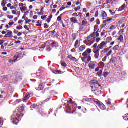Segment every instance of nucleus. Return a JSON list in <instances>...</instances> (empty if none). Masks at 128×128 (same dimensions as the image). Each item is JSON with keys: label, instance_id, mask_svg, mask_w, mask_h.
Instances as JSON below:
<instances>
[{"label": "nucleus", "instance_id": "obj_1", "mask_svg": "<svg viewBox=\"0 0 128 128\" xmlns=\"http://www.w3.org/2000/svg\"><path fill=\"white\" fill-rule=\"evenodd\" d=\"M22 116H24V114H22V112H20L18 110H16L14 112V114L12 116V118L11 120H14L12 122L14 124H18V120H20Z\"/></svg>", "mask_w": 128, "mask_h": 128}, {"label": "nucleus", "instance_id": "obj_2", "mask_svg": "<svg viewBox=\"0 0 128 128\" xmlns=\"http://www.w3.org/2000/svg\"><path fill=\"white\" fill-rule=\"evenodd\" d=\"M96 32H94L92 34L87 37V40L84 42V44H86L87 46H90L92 44H94L95 38L94 36H96Z\"/></svg>", "mask_w": 128, "mask_h": 128}, {"label": "nucleus", "instance_id": "obj_3", "mask_svg": "<svg viewBox=\"0 0 128 128\" xmlns=\"http://www.w3.org/2000/svg\"><path fill=\"white\" fill-rule=\"evenodd\" d=\"M93 102H94L95 104H96L99 107V108H100V110H106V106L104 104H102V102H100L98 100L96 99H93Z\"/></svg>", "mask_w": 128, "mask_h": 128}, {"label": "nucleus", "instance_id": "obj_4", "mask_svg": "<svg viewBox=\"0 0 128 128\" xmlns=\"http://www.w3.org/2000/svg\"><path fill=\"white\" fill-rule=\"evenodd\" d=\"M47 44H50V46H51V48H58V42L52 40H50V41H48L46 42Z\"/></svg>", "mask_w": 128, "mask_h": 128}, {"label": "nucleus", "instance_id": "obj_5", "mask_svg": "<svg viewBox=\"0 0 128 128\" xmlns=\"http://www.w3.org/2000/svg\"><path fill=\"white\" fill-rule=\"evenodd\" d=\"M14 58H16L13 60L14 62H18V58H24V55H22V53H16V55L14 56Z\"/></svg>", "mask_w": 128, "mask_h": 128}, {"label": "nucleus", "instance_id": "obj_6", "mask_svg": "<svg viewBox=\"0 0 128 128\" xmlns=\"http://www.w3.org/2000/svg\"><path fill=\"white\" fill-rule=\"evenodd\" d=\"M107 44L104 42H102L100 44L98 45V48H96V50H99L100 51V50H104V47L106 46Z\"/></svg>", "mask_w": 128, "mask_h": 128}, {"label": "nucleus", "instance_id": "obj_7", "mask_svg": "<svg viewBox=\"0 0 128 128\" xmlns=\"http://www.w3.org/2000/svg\"><path fill=\"white\" fill-rule=\"evenodd\" d=\"M100 50L95 48V50L94 51V58L96 60H98V58H100Z\"/></svg>", "mask_w": 128, "mask_h": 128}, {"label": "nucleus", "instance_id": "obj_8", "mask_svg": "<svg viewBox=\"0 0 128 128\" xmlns=\"http://www.w3.org/2000/svg\"><path fill=\"white\" fill-rule=\"evenodd\" d=\"M88 66L91 70H94L96 66V62H91L88 64Z\"/></svg>", "mask_w": 128, "mask_h": 128}, {"label": "nucleus", "instance_id": "obj_9", "mask_svg": "<svg viewBox=\"0 0 128 128\" xmlns=\"http://www.w3.org/2000/svg\"><path fill=\"white\" fill-rule=\"evenodd\" d=\"M4 38H14V36H12V32H8L6 35H5Z\"/></svg>", "mask_w": 128, "mask_h": 128}, {"label": "nucleus", "instance_id": "obj_10", "mask_svg": "<svg viewBox=\"0 0 128 128\" xmlns=\"http://www.w3.org/2000/svg\"><path fill=\"white\" fill-rule=\"evenodd\" d=\"M88 54H92V49L88 48L86 52H84L82 56H88Z\"/></svg>", "mask_w": 128, "mask_h": 128}, {"label": "nucleus", "instance_id": "obj_11", "mask_svg": "<svg viewBox=\"0 0 128 128\" xmlns=\"http://www.w3.org/2000/svg\"><path fill=\"white\" fill-rule=\"evenodd\" d=\"M46 44L45 43H41L39 45V48H40V50H44L46 48Z\"/></svg>", "mask_w": 128, "mask_h": 128}, {"label": "nucleus", "instance_id": "obj_12", "mask_svg": "<svg viewBox=\"0 0 128 128\" xmlns=\"http://www.w3.org/2000/svg\"><path fill=\"white\" fill-rule=\"evenodd\" d=\"M70 20L72 24H78V19L74 17H72L70 19Z\"/></svg>", "mask_w": 128, "mask_h": 128}, {"label": "nucleus", "instance_id": "obj_13", "mask_svg": "<svg viewBox=\"0 0 128 128\" xmlns=\"http://www.w3.org/2000/svg\"><path fill=\"white\" fill-rule=\"evenodd\" d=\"M114 62H116V58H112L109 62V64H114Z\"/></svg>", "mask_w": 128, "mask_h": 128}, {"label": "nucleus", "instance_id": "obj_14", "mask_svg": "<svg viewBox=\"0 0 128 128\" xmlns=\"http://www.w3.org/2000/svg\"><path fill=\"white\" fill-rule=\"evenodd\" d=\"M78 42H79V40H76V42H75V44H74V48H75L76 49V48H80V45L78 44Z\"/></svg>", "mask_w": 128, "mask_h": 128}, {"label": "nucleus", "instance_id": "obj_15", "mask_svg": "<svg viewBox=\"0 0 128 128\" xmlns=\"http://www.w3.org/2000/svg\"><path fill=\"white\" fill-rule=\"evenodd\" d=\"M68 58L71 60H73L74 62H76L78 60L76 58L72 56V55H70L68 56Z\"/></svg>", "mask_w": 128, "mask_h": 128}, {"label": "nucleus", "instance_id": "obj_16", "mask_svg": "<svg viewBox=\"0 0 128 128\" xmlns=\"http://www.w3.org/2000/svg\"><path fill=\"white\" fill-rule=\"evenodd\" d=\"M86 57V60H87V63L88 64L90 60H92V57L90 55H87L85 56Z\"/></svg>", "mask_w": 128, "mask_h": 128}, {"label": "nucleus", "instance_id": "obj_17", "mask_svg": "<svg viewBox=\"0 0 128 128\" xmlns=\"http://www.w3.org/2000/svg\"><path fill=\"white\" fill-rule=\"evenodd\" d=\"M86 45H82L80 47L79 50L80 52H82L83 50H84L86 48Z\"/></svg>", "mask_w": 128, "mask_h": 128}, {"label": "nucleus", "instance_id": "obj_18", "mask_svg": "<svg viewBox=\"0 0 128 128\" xmlns=\"http://www.w3.org/2000/svg\"><path fill=\"white\" fill-rule=\"evenodd\" d=\"M124 8H126V4H123L121 7H120L118 10V12H122Z\"/></svg>", "mask_w": 128, "mask_h": 128}, {"label": "nucleus", "instance_id": "obj_19", "mask_svg": "<svg viewBox=\"0 0 128 128\" xmlns=\"http://www.w3.org/2000/svg\"><path fill=\"white\" fill-rule=\"evenodd\" d=\"M7 4H8V0H3L2 3V6L3 7H5Z\"/></svg>", "mask_w": 128, "mask_h": 128}, {"label": "nucleus", "instance_id": "obj_20", "mask_svg": "<svg viewBox=\"0 0 128 128\" xmlns=\"http://www.w3.org/2000/svg\"><path fill=\"white\" fill-rule=\"evenodd\" d=\"M90 84H98V82L97 80H92L90 82Z\"/></svg>", "mask_w": 128, "mask_h": 128}, {"label": "nucleus", "instance_id": "obj_21", "mask_svg": "<svg viewBox=\"0 0 128 128\" xmlns=\"http://www.w3.org/2000/svg\"><path fill=\"white\" fill-rule=\"evenodd\" d=\"M101 16L102 18H107L108 14H106V12H102V14H101Z\"/></svg>", "mask_w": 128, "mask_h": 128}, {"label": "nucleus", "instance_id": "obj_22", "mask_svg": "<svg viewBox=\"0 0 128 128\" xmlns=\"http://www.w3.org/2000/svg\"><path fill=\"white\" fill-rule=\"evenodd\" d=\"M30 98V94H26V96H25L24 100V102H26V100H28Z\"/></svg>", "mask_w": 128, "mask_h": 128}, {"label": "nucleus", "instance_id": "obj_23", "mask_svg": "<svg viewBox=\"0 0 128 128\" xmlns=\"http://www.w3.org/2000/svg\"><path fill=\"white\" fill-rule=\"evenodd\" d=\"M44 90V84H42L39 85L38 90Z\"/></svg>", "mask_w": 128, "mask_h": 128}, {"label": "nucleus", "instance_id": "obj_24", "mask_svg": "<svg viewBox=\"0 0 128 128\" xmlns=\"http://www.w3.org/2000/svg\"><path fill=\"white\" fill-rule=\"evenodd\" d=\"M98 30L100 32V30H98V26L96 25L94 27V32H98Z\"/></svg>", "mask_w": 128, "mask_h": 128}, {"label": "nucleus", "instance_id": "obj_25", "mask_svg": "<svg viewBox=\"0 0 128 128\" xmlns=\"http://www.w3.org/2000/svg\"><path fill=\"white\" fill-rule=\"evenodd\" d=\"M52 50V48L51 47L50 45V46H47L46 50H47V52H50V50Z\"/></svg>", "mask_w": 128, "mask_h": 128}, {"label": "nucleus", "instance_id": "obj_26", "mask_svg": "<svg viewBox=\"0 0 128 128\" xmlns=\"http://www.w3.org/2000/svg\"><path fill=\"white\" fill-rule=\"evenodd\" d=\"M98 76H100V78H102V71L100 70L98 73H97Z\"/></svg>", "mask_w": 128, "mask_h": 128}, {"label": "nucleus", "instance_id": "obj_27", "mask_svg": "<svg viewBox=\"0 0 128 128\" xmlns=\"http://www.w3.org/2000/svg\"><path fill=\"white\" fill-rule=\"evenodd\" d=\"M88 22L86 20H83L82 22V26H86V24H88Z\"/></svg>", "mask_w": 128, "mask_h": 128}, {"label": "nucleus", "instance_id": "obj_28", "mask_svg": "<svg viewBox=\"0 0 128 128\" xmlns=\"http://www.w3.org/2000/svg\"><path fill=\"white\" fill-rule=\"evenodd\" d=\"M20 10L22 12H26L27 9L26 8V6H23L20 8Z\"/></svg>", "mask_w": 128, "mask_h": 128}, {"label": "nucleus", "instance_id": "obj_29", "mask_svg": "<svg viewBox=\"0 0 128 128\" xmlns=\"http://www.w3.org/2000/svg\"><path fill=\"white\" fill-rule=\"evenodd\" d=\"M53 72L55 74H62V72L60 71V70H54Z\"/></svg>", "mask_w": 128, "mask_h": 128}, {"label": "nucleus", "instance_id": "obj_30", "mask_svg": "<svg viewBox=\"0 0 128 128\" xmlns=\"http://www.w3.org/2000/svg\"><path fill=\"white\" fill-rule=\"evenodd\" d=\"M118 40H120V42H122V40H124V36L122 35H120L118 38Z\"/></svg>", "mask_w": 128, "mask_h": 128}, {"label": "nucleus", "instance_id": "obj_31", "mask_svg": "<svg viewBox=\"0 0 128 128\" xmlns=\"http://www.w3.org/2000/svg\"><path fill=\"white\" fill-rule=\"evenodd\" d=\"M22 28H24V27H22V26H18L16 27V30H22Z\"/></svg>", "mask_w": 128, "mask_h": 128}, {"label": "nucleus", "instance_id": "obj_32", "mask_svg": "<svg viewBox=\"0 0 128 128\" xmlns=\"http://www.w3.org/2000/svg\"><path fill=\"white\" fill-rule=\"evenodd\" d=\"M106 40H107L108 42H112V37H108L106 38Z\"/></svg>", "mask_w": 128, "mask_h": 128}, {"label": "nucleus", "instance_id": "obj_33", "mask_svg": "<svg viewBox=\"0 0 128 128\" xmlns=\"http://www.w3.org/2000/svg\"><path fill=\"white\" fill-rule=\"evenodd\" d=\"M111 20H112V18H108L107 20H106V22H111Z\"/></svg>", "mask_w": 128, "mask_h": 128}, {"label": "nucleus", "instance_id": "obj_34", "mask_svg": "<svg viewBox=\"0 0 128 128\" xmlns=\"http://www.w3.org/2000/svg\"><path fill=\"white\" fill-rule=\"evenodd\" d=\"M120 48V46H115L114 48H113V50H118V48Z\"/></svg>", "mask_w": 128, "mask_h": 128}, {"label": "nucleus", "instance_id": "obj_35", "mask_svg": "<svg viewBox=\"0 0 128 128\" xmlns=\"http://www.w3.org/2000/svg\"><path fill=\"white\" fill-rule=\"evenodd\" d=\"M80 10V6H78L77 8H74V10L76 12H78V10Z\"/></svg>", "mask_w": 128, "mask_h": 128}, {"label": "nucleus", "instance_id": "obj_36", "mask_svg": "<svg viewBox=\"0 0 128 128\" xmlns=\"http://www.w3.org/2000/svg\"><path fill=\"white\" fill-rule=\"evenodd\" d=\"M108 58V56H105L102 60V61L104 62H106V60Z\"/></svg>", "mask_w": 128, "mask_h": 128}, {"label": "nucleus", "instance_id": "obj_37", "mask_svg": "<svg viewBox=\"0 0 128 128\" xmlns=\"http://www.w3.org/2000/svg\"><path fill=\"white\" fill-rule=\"evenodd\" d=\"M84 28V26H83L82 25H80V28H79V30H82Z\"/></svg>", "mask_w": 128, "mask_h": 128}, {"label": "nucleus", "instance_id": "obj_38", "mask_svg": "<svg viewBox=\"0 0 128 128\" xmlns=\"http://www.w3.org/2000/svg\"><path fill=\"white\" fill-rule=\"evenodd\" d=\"M3 78L4 80H5L6 82H8V76H3Z\"/></svg>", "mask_w": 128, "mask_h": 128}, {"label": "nucleus", "instance_id": "obj_39", "mask_svg": "<svg viewBox=\"0 0 128 128\" xmlns=\"http://www.w3.org/2000/svg\"><path fill=\"white\" fill-rule=\"evenodd\" d=\"M112 54V50H110L108 54H106V56H110Z\"/></svg>", "mask_w": 128, "mask_h": 128}, {"label": "nucleus", "instance_id": "obj_40", "mask_svg": "<svg viewBox=\"0 0 128 128\" xmlns=\"http://www.w3.org/2000/svg\"><path fill=\"white\" fill-rule=\"evenodd\" d=\"M92 48H98V44H95L92 47Z\"/></svg>", "mask_w": 128, "mask_h": 128}, {"label": "nucleus", "instance_id": "obj_41", "mask_svg": "<svg viewBox=\"0 0 128 128\" xmlns=\"http://www.w3.org/2000/svg\"><path fill=\"white\" fill-rule=\"evenodd\" d=\"M108 74H110L108 72H104V76L105 78H106L108 76Z\"/></svg>", "mask_w": 128, "mask_h": 128}, {"label": "nucleus", "instance_id": "obj_42", "mask_svg": "<svg viewBox=\"0 0 128 128\" xmlns=\"http://www.w3.org/2000/svg\"><path fill=\"white\" fill-rule=\"evenodd\" d=\"M4 42H6V41L0 40V46H2V44H4Z\"/></svg>", "mask_w": 128, "mask_h": 128}, {"label": "nucleus", "instance_id": "obj_43", "mask_svg": "<svg viewBox=\"0 0 128 128\" xmlns=\"http://www.w3.org/2000/svg\"><path fill=\"white\" fill-rule=\"evenodd\" d=\"M116 26H112L110 28V30H116Z\"/></svg>", "mask_w": 128, "mask_h": 128}, {"label": "nucleus", "instance_id": "obj_44", "mask_svg": "<svg viewBox=\"0 0 128 128\" xmlns=\"http://www.w3.org/2000/svg\"><path fill=\"white\" fill-rule=\"evenodd\" d=\"M31 110H32V108H36V104H34V105H32L31 106Z\"/></svg>", "mask_w": 128, "mask_h": 128}, {"label": "nucleus", "instance_id": "obj_45", "mask_svg": "<svg viewBox=\"0 0 128 128\" xmlns=\"http://www.w3.org/2000/svg\"><path fill=\"white\" fill-rule=\"evenodd\" d=\"M48 16H42L41 17L42 20H46V17Z\"/></svg>", "mask_w": 128, "mask_h": 128}, {"label": "nucleus", "instance_id": "obj_46", "mask_svg": "<svg viewBox=\"0 0 128 128\" xmlns=\"http://www.w3.org/2000/svg\"><path fill=\"white\" fill-rule=\"evenodd\" d=\"M72 16H76V18H78V13H74L72 14Z\"/></svg>", "mask_w": 128, "mask_h": 128}, {"label": "nucleus", "instance_id": "obj_47", "mask_svg": "<svg viewBox=\"0 0 128 128\" xmlns=\"http://www.w3.org/2000/svg\"><path fill=\"white\" fill-rule=\"evenodd\" d=\"M88 102V98H84L82 100V102Z\"/></svg>", "mask_w": 128, "mask_h": 128}, {"label": "nucleus", "instance_id": "obj_48", "mask_svg": "<svg viewBox=\"0 0 128 128\" xmlns=\"http://www.w3.org/2000/svg\"><path fill=\"white\" fill-rule=\"evenodd\" d=\"M98 30L96 32V38H98V36H100V34H98Z\"/></svg>", "mask_w": 128, "mask_h": 128}, {"label": "nucleus", "instance_id": "obj_49", "mask_svg": "<svg viewBox=\"0 0 128 128\" xmlns=\"http://www.w3.org/2000/svg\"><path fill=\"white\" fill-rule=\"evenodd\" d=\"M62 66H64V68H66V64L64 62L62 63Z\"/></svg>", "mask_w": 128, "mask_h": 128}, {"label": "nucleus", "instance_id": "obj_50", "mask_svg": "<svg viewBox=\"0 0 128 128\" xmlns=\"http://www.w3.org/2000/svg\"><path fill=\"white\" fill-rule=\"evenodd\" d=\"M8 24V26H14V22H10Z\"/></svg>", "mask_w": 128, "mask_h": 128}, {"label": "nucleus", "instance_id": "obj_51", "mask_svg": "<svg viewBox=\"0 0 128 128\" xmlns=\"http://www.w3.org/2000/svg\"><path fill=\"white\" fill-rule=\"evenodd\" d=\"M110 12L112 16H114V14H116V12H112V11L111 10H110Z\"/></svg>", "mask_w": 128, "mask_h": 128}, {"label": "nucleus", "instance_id": "obj_52", "mask_svg": "<svg viewBox=\"0 0 128 128\" xmlns=\"http://www.w3.org/2000/svg\"><path fill=\"white\" fill-rule=\"evenodd\" d=\"M37 14H38V16H44V12H39L37 13Z\"/></svg>", "mask_w": 128, "mask_h": 128}, {"label": "nucleus", "instance_id": "obj_53", "mask_svg": "<svg viewBox=\"0 0 128 128\" xmlns=\"http://www.w3.org/2000/svg\"><path fill=\"white\" fill-rule=\"evenodd\" d=\"M62 16V14L60 15V16ZM58 16V22H60V20H62V16Z\"/></svg>", "mask_w": 128, "mask_h": 128}, {"label": "nucleus", "instance_id": "obj_54", "mask_svg": "<svg viewBox=\"0 0 128 128\" xmlns=\"http://www.w3.org/2000/svg\"><path fill=\"white\" fill-rule=\"evenodd\" d=\"M100 66H104L105 64L103 62H100Z\"/></svg>", "mask_w": 128, "mask_h": 128}, {"label": "nucleus", "instance_id": "obj_55", "mask_svg": "<svg viewBox=\"0 0 128 128\" xmlns=\"http://www.w3.org/2000/svg\"><path fill=\"white\" fill-rule=\"evenodd\" d=\"M44 28H48V24H45L44 26Z\"/></svg>", "mask_w": 128, "mask_h": 128}, {"label": "nucleus", "instance_id": "obj_56", "mask_svg": "<svg viewBox=\"0 0 128 128\" xmlns=\"http://www.w3.org/2000/svg\"><path fill=\"white\" fill-rule=\"evenodd\" d=\"M66 10V7H62L60 8V12H62V10Z\"/></svg>", "mask_w": 128, "mask_h": 128}, {"label": "nucleus", "instance_id": "obj_57", "mask_svg": "<svg viewBox=\"0 0 128 128\" xmlns=\"http://www.w3.org/2000/svg\"><path fill=\"white\" fill-rule=\"evenodd\" d=\"M72 52H76V48H73L71 50Z\"/></svg>", "mask_w": 128, "mask_h": 128}, {"label": "nucleus", "instance_id": "obj_58", "mask_svg": "<svg viewBox=\"0 0 128 128\" xmlns=\"http://www.w3.org/2000/svg\"><path fill=\"white\" fill-rule=\"evenodd\" d=\"M122 75H123L124 76H126V72H122Z\"/></svg>", "mask_w": 128, "mask_h": 128}, {"label": "nucleus", "instance_id": "obj_59", "mask_svg": "<svg viewBox=\"0 0 128 128\" xmlns=\"http://www.w3.org/2000/svg\"><path fill=\"white\" fill-rule=\"evenodd\" d=\"M100 38H97L96 39V42H100Z\"/></svg>", "mask_w": 128, "mask_h": 128}, {"label": "nucleus", "instance_id": "obj_60", "mask_svg": "<svg viewBox=\"0 0 128 128\" xmlns=\"http://www.w3.org/2000/svg\"><path fill=\"white\" fill-rule=\"evenodd\" d=\"M3 10H4V12H6V10H8V8H6V7H4V8H3Z\"/></svg>", "mask_w": 128, "mask_h": 128}, {"label": "nucleus", "instance_id": "obj_61", "mask_svg": "<svg viewBox=\"0 0 128 128\" xmlns=\"http://www.w3.org/2000/svg\"><path fill=\"white\" fill-rule=\"evenodd\" d=\"M8 18H10V20H12V18H14V16H8Z\"/></svg>", "mask_w": 128, "mask_h": 128}, {"label": "nucleus", "instance_id": "obj_62", "mask_svg": "<svg viewBox=\"0 0 128 128\" xmlns=\"http://www.w3.org/2000/svg\"><path fill=\"white\" fill-rule=\"evenodd\" d=\"M110 50V48H106L104 49V52H108Z\"/></svg>", "mask_w": 128, "mask_h": 128}, {"label": "nucleus", "instance_id": "obj_63", "mask_svg": "<svg viewBox=\"0 0 128 128\" xmlns=\"http://www.w3.org/2000/svg\"><path fill=\"white\" fill-rule=\"evenodd\" d=\"M24 4H22V3H20V4H19V6H20H20L24 7Z\"/></svg>", "mask_w": 128, "mask_h": 128}, {"label": "nucleus", "instance_id": "obj_64", "mask_svg": "<svg viewBox=\"0 0 128 128\" xmlns=\"http://www.w3.org/2000/svg\"><path fill=\"white\" fill-rule=\"evenodd\" d=\"M4 46H1V50H4Z\"/></svg>", "mask_w": 128, "mask_h": 128}]
</instances>
